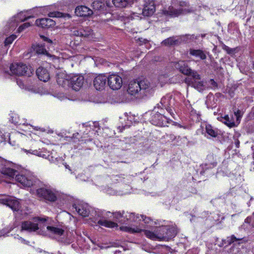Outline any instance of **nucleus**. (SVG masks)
I'll return each mask as SVG.
<instances>
[{"label": "nucleus", "mask_w": 254, "mask_h": 254, "mask_svg": "<svg viewBox=\"0 0 254 254\" xmlns=\"http://www.w3.org/2000/svg\"><path fill=\"white\" fill-rule=\"evenodd\" d=\"M58 84L64 88L71 87L75 91H78L83 86L84 77L80 74H67L60 72L57 74Z\"/></svg>", "instance_id": "nucleus-1"}, {"label": "nucleus", "mask_w": 254, "mask_h": 254, "mask_svg": "<svg viewBox=\"0 0 254 254\" xmlns=\"http://www.w3.org/2000/svg\"><path fill=\"white\" fill-rule=\"evenodd\" d=\"M122 231L127 232L130 233H138L143 232L146 237L153 240H163V236L161 235V231H159V228L155 232H152L149 230H146L142 229L139 226H122L120 227Z\"/></svg>", "instance_id": "nucleus-2"}, {"label": "nucleus", "mask_w": 254, "mask_h": 254, "mask_svg": "<svg viewBox=\"0 0 254 254\" xmlns=\"http://www.w3.org/2000/svg\"><path fill=\"white\" fill-rule=\"evenodd\" d=\"M37 195L41 199L50 202H55L60 196V193L50 187H42L37 190Z\"/></svg>", "instance_id": "nucleus-3"}, {"label": "nucleus", "mask_w": 254, "mask_h": 254, "mask_svg": "<svg viewBox=\"0 0 254 254\" xmlns=\"http://www.w3.org/2000/svg\"><path fill=\"white\" fill-rule=\"evenodd\" d=\"M43 8L40 7L39 8H35L29 11L23 12L21 11L17 13L16 15L13 16L9 21V26L11 30L14 29L17 26L18 23L24 21L29 18L34 17L33 14L36 12V11L39 9V12L42 13L41 10Z\"/></svg>", "instance_id": "nucleus-4"}, {"label": "nucleus", "mask_w": 254, "mask_h": 254, "mask_svg": "<svg viewBox=\"0 0 254 254\" xmlns=\"http://www.w3.org/2000/svg\"><path fill=\"white\" fill-rule=\"evenodd\" d=\"M12 74L17 75L31 76L34 72V69L30 66L22 63L12 64L10 66Z\"/></svg>", "instance_id": "nucleus-5"}, {"label": "nucleus", "mask_w": 254, "mask_h": 254, "mask_svg": "<svg viewBox=\"0 0 254 254\" xmlns=\"http://www.w3.org/2000/svg\"><path fill=\"white\" fill-rule=\"evenodd\" d=\"M188 7L186 2H181L179 7L175 8L173 6H171L168 8V10H164L163 12L165 15L171 17H177L181 14H186L191 11L192 10H190Z\"/></svg>", "instance_id": "nucleus-6"}, {"label": "nucleus", "mask_w": 254, "mask_h": 254, "mask_svg": "<svg viewBox=\"0 0 254 254\" xmlns=\"http://www.w3.org/2000/svg\"><path fill=\"white\" fill-rule=\"evenodd\" d=\"M45 221V218L34 217L31 220L24 221L21 224L22 230L29 232H36L39 229V225L40 222Z\"/></svg>", "instance_id": "nucleus-7"}, {"label": "nucleus", "mask_w": 254, "mask_h": 254, "mask_svg": "<svg viewBox=\"0 0 254 254\" xmlns=\"http://www.w3.org/2000/svg\"><path fill=\"white\" fill-rule=\"evenodd\" d=\"M140 97L143 98L144 97H149L154 93L155 86L154 84L150 82L146 79L139 81Z\"/></svg>", "instance_id": "nucleus-8"}, {"label": "nucleus", "mask_w": 254, "mask_h": 254, "mask_svg": "<svg viewBox=\"0 0 254 254\" xmlns=\"http://www.w3.org/2000/svg\"><path fill=\"white\" fill-rule=\"evenodd\" d=\"M160 104L161 107L165 108L172 117L175 119V114L172 109V108L174 109L175 101L172 95L169 94L163 97L161 100Z\"/></svg>", "instance_id": "nucleus-9"}, {"label": "nucleus", "mask_w": 254, "mask_h": 254, "mask_svg": "<svg viewBox=\"0 0 254 254\" xmlns=\"http://www.w3.org/2000/svg\"><path fill=\"white\" fill-rule=\"evenodd\" d=\"M15 180L24 187H30L33 185L34 177L29 171H25L16 175Z\"/></svg>", "instance_id": "nucleus-10"}, {"label": "nucleus", "mask_w": 254, "mask_h": 254, "mask_svg": "<svg viewBox=\"0 0 254 254\" xmlns=\"http://www.w3.org/2000/svg\"><path fill=\"white\" fill-rule=\"evenodd\" d=\"M0 203L10 207L13 211H18L20 208L19 201L14 197L2 195L0 197Z\"/></svg>", "instance_id": "nucleus-11"}, {"label": "nucleus", "mask_w": 254, "mask_h": 254, "mask_svg": "<svg viewBox=\"0 0 254 254\" xmlns=\"http://www.w3.org/2000/svg\"><path fill=\"white\" fill-rule=\"evenodd\" d=\"M171 121L169 117L157 112L152 115L150 122L155 126L165 127Z\"/></svg>", "instance_id": "nucleus-12"}, {"label": "nucleus", "mask_w": 254, "mask_h": 254, "mask_svg": "<svg viewBox=\"0 0 254 254\" xmlns=\"http://www.w3.org/2000/svg\"><path fill=\"white\" fill-rule=\"evenodd\" d=\"M102 212L98 211L95 212L92 211V214H95V218L92 220L94 224H98L99 225L106 227L113 228L118 227V224L114 222L108 221L106 220L101 219L100 218L102 215Z\"/></svg>", "instance_id": "nucleus-13"}, {"label": "nucleus", "mask_w": 254, "mask_h": 254, "mask_svg": "<svg viewBox=\"0 0 254 254\" xmlns=\"http://www.w3.org/2000/svg\"><path fill=\"white\" fill-rule=\"evenodd\" d=\"M72 207L75 209L79 215L82 217L88 216L91 213V209H92L87 203L82 202L73 204Z\"/></svg>", "instance_id": "nucleus-14"}, {"label": "nucleus", "mask_w": 254, "mask_h": 254, "mask_svg": "<svg viewBox=\"0 0 254 254\" xmlns=\"http://www.w3.org/2000/svg\"><path fill=\"white\" fill-rule=\"evenodd\" d=\"M108 84L113 90H118L122 86V78L118 74H113L107 78Z\"/></svg>", "instance_id": "nucleus-15"}, {"label": "nucleus", "mask_w": 254, "mask_h": 254, "mask_svg": "<svg viewBox=\"0 0 254 254\" xmlns=\"http://www.w3.org/2000/svg\"><path fill=\"white\" fill-rule=\"evenodd\" d=\"M159 231L163 236V240H169L174 237L177 233V228L176 226L168 227L167 226H162L159 228Z\"/></svg>", "instance_id": "nucleus-16"}, {"label": "nucleus", "mask_w": 254, "mask_h": 254, "mask_svg": "<svg viewBox=\"0 0 254 254\" xmlns=\"http://www.w3.org/2000/svg\"><path fill=\"white\" fill-rule=\"evenodd\" d=\"M44 235L53 239H58L64 235V231L61 228L54 226H47Z\"/></svg>", "instance_id": "nucleus-17"}, {"label": "nucleus", "mask_w": 254, "mask_h": 254, "mask_svg": "<svg viewBox=\"0 0 254 254\" xmlns=\"http://www.w3.org/2000/svg\"><path fill=\"white\" fill-rule=\"evenodd\" d=\"M143 218V215L135 214L134 213L126 212L125 215V219L120 220L122 224H127L131 222H134L136 224L140 223L141 218Z\"/></svg>", "instance_id": "nucleus-18"}, {"label": "nucleus", "mask_w": 254, "mask_h": 254, "mask_svg": "<svg viewBox=\"0 0 254 254\" xmlns=\"http://www.w3.org/2000/svg\"><path fill=\"white\" fill-rule=\"evenodd\" d=\"M140 89L139 81H131L128 85L127 91L129 95L138 98H141V97H140Z\"/></svg>", "instance_id": "nucleus-19"}, {"label": "nucleus", "mask_w": 254, "mask_h": 254, "mask_svg": "<svg viewBox=\"0 0 254 254\" xmlns=\"http://www.w3.org/2000/svg\"><path fill=\"white\" fill-rule=\"evenodd\" d=\"M155 11V2L152 0H147L145 1L142 14L144 16L152 15Z\"/></svg>", "instance_id": "nucleus-20"}, {"label": "nucleus", "mask_w": 254, "mask_h": 254, "mask_svg": "<svg viewBox=\"0 0 254 254\" xmlns=\"http://www.w3.org/2000/svg\"><path fill=\"white\" fill-rule=\"evenodd\" d=\"M107 77L104 74H99L94 80L93 84L97 90H102L106 86Z\"/></svg>", "instance_id": "nucleus-21"}, {"label": "nucleus", "mask_w": 254, "mask_h": 254, "mask_svg": "<svg viewBox=\"0 0 254 254\" xmlns=\"http://www.w3.org/2000/svg\"><path fill=\"white\" fill-rule=\"evenodd\" d=\"M75 13L79 16H88L93 14V11L87 6L81 5L76 7Z\"/></svg>", "instance_id": "nucleus-22"}, {"label": "nucleus", "mask_w": 254, "mask_h": 254, "mask_svg": "<svg viewBox=\"0 0 254 254\" xmlns=\"http://www.w3.org/2000/svg\"><path fill=\"white\" fill-rule=\"evenodd\" d=\"M35 23L37 26H41L42 28H49L55 25V22L48 18L37 19L36 20Z\"/></svg>", "instance_id": "nucleus-23"}, {"label": "nucleus", "mask_w": 254, "mask_h": 254, "mask_svg": "<svg viewBox=\"0 0 254 254\" xmlns=\"http://www.w3.org/2000/svg\"><path fill=\"white\" fill-rule=\"evenodd\" d=\"M38 78L43 82H47L50 79V74L48 70L42 67H39L36 70Z\"/></svg>", "instance_id": "nucleus-24"}, {"label": "nucleus", "mask_w": 254, "mask_h": 254, "mask_svg": "<svg viewBox=\"0 0 254 254\" xmlns=\"http://www.w3.org/2000/svg\"><path fill=\"white\" fill-rule=\"evenodd\" d=\"M175 66L184 74L189 75L191 73V69L186 64L184 61H180L175 63Z\"/></svg>", "instance_id": "nucleus-25"}, {"label": "nucleus", "mask_w": 254, "mask_h": 254, "mask_svg": "<svg viewBox=\"0 0 254 254\" xmlns=\"http://www.w3.org/2000/svg\"><path fill=\"white\" fill-rule=\"evenodd\" d=\"M185 82L189 85L193 87L194 88L197 89L198 90L200 91L203 89V82L200 80L193 82L191 78L188 77L186 78Z\"/></svg>", "instance_id": "nucleus-26"}, {"label": "nucleus", "mask_w": 254, "mask_h": 254, "mask_svg": "<svg viewBox=\"0 0 254 254\" xmlns=\"http://www.w3.org/2000/svg\"><path fill=\"white\" fill-rule=\"evenodd\" d=\"M134 0H113L112 3L117 7L123 8L131 5Z\"/></svg>", "instance_id": "nucleus-27"}, {"label": "nucleus", "mask_w": 254, "mask_h": 254, "mask_svg": "<svg viewBox=\"0 0 254 254\" xmlns=\"http://www.w3.org/2000/svg\"><path fill=\"white\" fill-rule=\"evenodd\" d=\"M85 127L87 130H89L91 134H94L95 135L100 129L99 123L96 122L88 123L86 125Z\"/></svg>", "instance_id": "nucleus-28"}, {"label": "nucleus", "mask_w": 254, "mask_h": 254, "mask_svg": "<svg viewBox=\"0 0 254 254\" xmlns=\"http://www.w3.org/2000/svg\"><path fill=\"white\" fill-rule=\"evenodd\" d=\"M218 120L230 127H233L237 126L234 120L233 119H230L228 115H225L224 117L222 116L218 117Z\"/></svg>", "instance_id": "nucleus-29"}, {"label": "nucleus", "mask_w": 254, "mask_h": 254, "mask_svg": "<svg viewBox=\"0 0 254 254\" xmlns=\"http://www.w3.org/2000/svg\"><path fill=\"white\" fill-rule=\"evenodd\" d=\"M190 53L191 55L196 58H199L201 60H204L206 58L205 53L200 50L191 49L190 51Z\"/></svg>", "instance_id": "nucleus-30"}, {"label": "nucleus", "mask_w": 254, "mask_h": 254, "mask_svg": "<svg viewBox=\"0 0 254 254\" xmlns=\"http://www.w3.org/2000/svg\"><path fill=\"white\" fill-rule=\"evenodd\" d=\"M205 130L208 135L211 137H215L218 134V131L209 124H207L205 126Z\"/></svg>", "instance_id": "nucleus-31"}, {"label": "nucleus", "mask_w": 254, "mask_h": 254, "mask_svg": "<svg viewBox=\"0 0 254 254\" xmlns=\"http://www.w3.org/2000/svg\"><path fill=\"white\" fill-rule=\"evenodd\" d=\"M2 173L5 175H6L10 178H13L14 176L17 175V171L13 169L10 168H5L2 169Z\"/></svg>", "instance_id": "nucleus-32"}, {"label": "nucleus", "mask_w": 254, "mask_h": 254, "mask_svg": "<svg viewBox=\"0 0 254 254\" xmlns=\"http://www.w3.org/2000/svg\"><path fill=\"white\" fill-rule=\"evenodd\" d=\"M72 34L76 36H82L86 37L88 36L90 34V33L89 31L86 32L81 28H80L78 29H74L72 31Z\"/></svg>", "instance_id": "nucleus-33"}, {"label": "nucleus", "mask_w": 254, "mask_h": 254, "mask_svg": "<svg viewBox=\"0 0 254 254\" xmlns=\"http://www.w3.org/2000/svg\"><path fill=\"white\" fill-rule=\"evenodd\" d=\"M33 51L38 54H45L47 51L42 44L33 45L32 46Z\"/></svg>", "instance_id": "nucleus-34"}, {"label": "nucleus", "mask_w": 254, "mask_h": 254, "mask_svg": "<svg viewBox=\"0 0 254 254\" xmlns=\"http://www.w3.org/2000/svg\"><path fill=\"white\" fill-rule=\"evenodd\" d=\"M178 40L174 37L167 38L162 42V44L166 46L175 45L178 44Z\"/></svg>", "instance_id": "nucleus-35"}, {"label": "nucleus", "mask_w": 254, "mask_h": 254, "mask_svg": "<svg viewBox=\"0 0 254 254\" xmlns=\"http://www.w3.org/2000/svg\"><path fill=\"white\" fill-rule=\"evenodd\" d=\"M10 121L15 125H24L22 121L19 119V117L17 114H13L11 116Z\"/></svg>", "instance_id": "nucleus-36"}, {"label": "nucleus", "mask_w": 254, "mask_h": 254, "mask_svg": "<svg viewBox=\"0 0 254 254\" xmlns=\"http://www.w3.org/2000/svg\"><path fill=\"white\" fill-rule=\"evenodd\" d=\"M92 6L95 10H103L105 6L101 1L97 0L92 2Z\"/></svg>", "instance_id": "nucleus-37"}, {"label": "nucleus", "mask_w": 254, "mask_h": 254, "mask_svg": "<svg viewBox=\"0 0 254 254\" xmlns=\"http://www.w3.org/2000/svg\"><path fill=\"white\" fill-rule=\"evenodd\" d=\"M126 212L125 211H123L122 212H116L114 213L113 215L116 220L121 223L120 220H121L122 219H125V215H126Z\"/></svg>", "instance_id": "nucleus-38"}, {"label": "nucleus", "mask_w": 254, "mask_h": 254, "mask_svg": "<svg viewBox=\"0 0 254 254\" xmlns=\"http://www.w3.org/2000/svg\"><path fill=\"white\" fill-rule=\"evenodd\" d=\"M16 36L14 35H12L9 37L6 38L4 41V46H7L11 44L12 42L16 39Z\"/></svg>", "instance_id": "nucleus-39"}, {"label": "nucleus", "mask_w": 254, "mask_h": 254, "mask_svg": "<svg viewBox=\"0 0 254 254\" xmlns=\"http://www.w3.org/2000/svg\"><path fill=\"white\" fill-rule=\"evenodd\" d=\"M234 114L236 117V122L235 123L237 126L240 122L241 119L243 116V113L240 110H238L237 111L234 112Z\"/></svg>", "instance_id": "nucleus-40"}, {"label": "nucleus", "mask_w": 254, "mask_h": 254, "mask_svg": "<svg viewBox=\"0 0 254 254\" xmlns=\"http://www.w3.org/2000/svg\"><path fill=\"white\" fill-rule=\"evenodd\" d=\"M33 25L32 22H26L20 25L18 29V32H21V31H23L27 28L32 26Z\"/></svg>", "instance_id": "nucleus-41"}, {"label": "nucleus", "mask_w": 254, "mask_h": 254, "mask_svg": "<svg viewBox=\"0 0 254 254\" xmlns=\"http://www.w3.org/2000/svg\"><path fill=\"white\" fill-rule=\"evenodd\" d=\"M223 49L228 54L233 55L235 53L236 49L231 48L227 46L223 45Z\"/></svg>", "instance_id": "nucleus-42"}, {"label": "nucleus", "mask_w": 254, "mask_h": 254, "mask_svg": "<svg viewBox=\"0 0 254 254\" xmlns=\"http://www.w3.org/2000/svg\"><path fill=\"white\" fill-rule=\"evenodd\" d=\"M189 75L191 76L190 78L193 82L199 80L200 79V75L196 71L191 70V73Z\"/></svg>", "instance_id": "nucleus-43"}, {"label": "nucleus", "mask_w": 254, "mask_h": 254, "mask_svg": "<svg viewBox=\"0 0 254 254\" xmlns=\"http://www.w3.org/2000/svg\"><path fill=\"white\" fill-rule=\"evenodd\" d=\"M23 150L27 154L30 153L31 154H33L37 156H40L41 155L39 151L37 150H32V149H23Z\"/></svg>", "instance_id": "nucleus-44"}, {"label": "nucleus", "mask_w": 254, "mask_h": 254, "mask_svg": "<svg viewBox=\"0 0 254 254\" xmlns=\"http://www.w3.org/2000/svg\"><path fill=\"white\" fill-rule=\"evenodd\" d=\"M48 16L50 17H60L64 16L63 14L58 12H50Z\"/></svg>", "instance_id": "nucleus-45"}, {"label": "nucleus", "mask_w": 254, "mask_h": 254, "mask_svg": "<svg viewBox=\"0 0 254 254\" xmlns=\"http://www.w3.org/2000/svg\"><path fill=\"white\" fill-rule=\"evenodd\" d=\"M212 214V216L211 217L214 221H219L220 218L221 217V215L220 214L216 213H213Z\"/></svg>", "instance_id": "nucleus-46"}, {"label": "nucleus", "mask_w": 254, "mask_h": 254, "mask_svg": "<svg viewBox=\"0 0 254 254\" xmlns=\"http://www.w3.org/2000/svg\"><path fill=\"white\" fill-rule=\"evenodd\" d=\"M242 239V238H237L234 235H232L230 238L229 243L231 244L237 241H241Z\"/></svg>", "instance_id": "nucleus-47"}, {"label": "nucleus", "mask_w": 254, "mask_h": 254, "mask_svg": "<svg viewBox=\"0 0 254 254\" xmlns=\"http://www.w3.org/2000/svg\"><path fill=\"white\" fill-rule=\"evenodd\" d=\"M57 98H58L60 100L62 101L67 98V97L65 96L64 93H59L57 94L56 96Z\"/></svg>", "instance_id": "nucleus-48"}, {"label": "nucleus", "mask_w": 254, "mask_h": 254, "mask_svg": "<svg viewBox=\"0 0 254 254\" xmlns=\"http://www.w3.org/2000/svg\"><path fill=\"white\" fill-rule=\"evenodd\" d=\"M141 221H143L145 224H150L152 222V220L150 218L144 215L143 218H141Z\"/></svg>", "instance_id": "nucleus-49"}, {"label": "nucleus", "mask_w": 254, "mask_h": 254, "mask_svg": "<svg viewBox=\"0 0 254 254\" xmlns=\"http://www.w3.org/2000/svg\"><path fill=\"white\" fill-rule=\"evenodd\" d=\"M106 191L107 192V193H108V194H111V195H114V194H118V192L115 191V190H112V189H110V188H109Z\"/></svg>", "instance_id": "nucleus-50"}, {"label": "nucleus", "mask_w": 254, "mask_h": 254, "mask_svg": "<svg viewBox=\"0 0 254 254\" xmlns=\"http://www.w3.org/2000/svg\"><path fill=\"white\" fill-rule=\"evenodd\" d=\"M17 84L19 86V87L21 88H24L25 87V86L24 84L22 83L21 81H17Z\"/></svg>", "instance_id": "nucleus-51"}, {"label": "nucleus", "mask_w": 254, "mask_h": 254, "mask_svg": "<svg viewBox=\"0 0 254 254\" xmlns=\"http://www.w3.org/2000/svg\"><path fill=\"white\" fill-rule=\"evenodd\" d=\"M7 235H6V233L5 232V230H1V231H0V237H5Z\"/></svg>", "instance_id": "nucleus-52"}, {"label": "nucleus", "mask_w": 254, "mask_h": 254, "mask_svg": "<svg viewBox=\"0 0 254 254\" xmlns=\"http://www.w3.org/2000/svg\"><path fill=\"white\" fill-rule=\"evenodd\" d=\"M187 39H189L190 40H193L194 39H196V37H194V36L193 35H187Z\"/></svg>", "instance_id": "nucleus-53"}, {"label": "nucleus", "mask_w": 254, "mask_h": 254, "mask_svg": "<svg viewBox=\"0 0 254 254\" xmlns=\"http://www.w3.org/2000/svg\"><path fill=\"white\" fill-rule=\"evenodd\" d=\"M135 17H138V15H137V14H135V13H133V14H132V15H130V16L129 18H131V19L132 20V19H135Z\"/></svg>", "instance_id": "nucleus-54"}, {"label": "nucleus", "mask_w": 254, "mask_h": 254, "mask_svg": "<svg viewBox=\"0 0 254 254\" xmlns=\"http://www.w3.org/2000/svg\"><path fill=\"white\" fill-rule=\"evenodd\" d=\"M43 38L44 41H47L49 43H52V41L51 40L49 39L48 38H47L45 37H44V36L43 37Z\"/></svg>", "instance_id": "nucleus-55"}, {"label": "nucleus", "mask_w": 254, "mask_h": 254, "mask_svg": "<svg viewBox=\"0 0 254 254\" xmlns=\"http://www.w3.org/2000/svg\"><path fill=\"white\" fill-rule=\"evenodd\" d=\"M27 90H29V91H31L32 92H38V91H37L35 89L33 88V87L32 88H27Z\"/></svg>", "instance_id": "nucleus-56"}, {"label": "nucleus", "mask_w": 254, "mask_h": 254, "mask_svg": "<svg viewBox=\"0 0 254 254\" xmlns=\"http://www.w3.org/2000/svg\"><path fill=\"white\" fill-rule=\"evenodd\" d=\"M211 82L213 86H215L216 85V83L214 81V80L211 79Z\"/></svg>", "instance_id": "nucleus-57"}, {"label": "nucleus", "mask_w": 254, "mask_h": 254, "mask_svg": "<svg viewBox=\"0 0 254 254\" xmlns=\"http://www.w3.org/2000/svg\"><path fill=\"white\" fill-rule=\"evenodd\" d=\"M106 6H107L108 7H111V3H110L109 2H106Z\"/></svg>", "instance_id": "nucleus-58"}, {"label": "nucleus", "mask_w": 254, "mask_h": 254, "mask_svg": "<svg viewBox=\"0 0 254 254\" xmlns=\"http://www.w3.org/2000/svg\"><path fill=\"white\" fill-rule=\"evenodd\" d=\"M239 141L238 140H237L236 142V146L237 147H239Z\"/></svg>", "instance_id": "nucleus-59"}, {"label": "nucleus", "mask_w": 254, "mask_h": 254, "mask_svg": "<svg viewBox=\"0 0 254 254\" xmlns=\"http://www.w3.org/2000/svg\"><path fill=\"white\" fill-rule=\"evenodd\" d=\"M216 162H214V163H213V166H216Z\"/></svg>", "instance_id": "nucleus-60"}, {"label": "nucleus", "mask_w": 254, "mask_h": 254, "mask_svg": "<svg viewBox=\"0 0 254 254\" xmlns=\"http://www.w3.org/2000/svg\"><path fill=\"white\" fill-rule=\"evenodd\" d=\"M20 240H21L22 242L25 241V240L24 239H23L22 238H20Z\"/></svg>", "instance_id": "nucleus-61"}, {"label": "nucleus", "mask_w": 254, "mask_h": 254, "mask_svg": "<svg viewBox=\"0 0 254 254\" xmlns=\"http://www.w3.org/2000/svg\"><path fill=\"white\" fill-rule=\"evenodd\" d=\"M127 193V192H126H126H124L123 193H121V194H126V193Z\"/></svg>", "instance_id": "nucleus-62"}, {"label": "nucleus", "mask_w": 254, "mask_h": 254, "mask_svg": "<svg viewBox=\"0 0 254 254\" xmlns=\"http://www.w3.org/2000/svg\"><path fill=\"white\" fill-rule=\"evenodd\" d=\"M66 15H67V16L68 17H70V15H69V14H66Z\"/></svg>", "instance_id": "nucleus-63"}, {"label": "nucleus", "mask_w": 254, "mask_h": 254, "mask_svg": "<svg viewBox=\"0 0 254 254\" xmlns=\"http://www.w3.org/2000/svg\"><path fill=\"white\" fill-rule=\"evenodd\" d=\"M1 132L0 131V136H2V135L1 134Z\"/></svg>", "instance_id": "nucleus-64"}]
</instances>
